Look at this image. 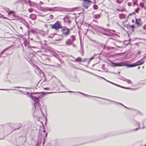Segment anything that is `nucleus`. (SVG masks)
I'll return each mask as SVG.
<instances>
[{
    "label": "nucleus",
    "mask_w": 146,
    "mask_h": 146,
    "mask_svg": "<svg viewBox=\"0 0 146 146\" xmlns=\"http://www.w3.org/2000/svg\"><path fill=\"white\" fill-rule=\"evenodd\" d=\"M51 28L57 31L60 29H62L63 27L62 26L61 22L57 21L53 25H50Z\"/></svg>",
    "instance_id": "obj_1"
},
{
    "label": "nucleus",
    "mask_w": 146,
    "mask_h": 146,
    "mask_svg": "<svg viewBox=\"0 0 146 146\" xmlns=\"http://www.w3.org/2000/svg\"><path fill=\"white\" fill-rule=\"evenodd\" d=\"M70 29L65 27H63L61 29L63 34L65 36L68 35L70 34Z\"/></svg>",
    "instance_id": "obj_2"
},
{
    "label": "nucleus",
    "mask_w": 146,
    "mask_h": 146,
    "mask_svg": "<svg viewBox=\"0 0 146 146\" xmlns=\"http://www.w3.org/2000/svg\"><path fill=\"white\" fill-rule=\"evenodd\" d=\"M9 17L12 18L13 17H17L18 16L15 14V11L13 10L6 11Z\"/></svg>",
    "instance_id": "obj_3"
},
{
    "label": "nucleus",
    "mask_w": 146,
    "mask_h": 146,
    "mask_svg": "<svg viewBox=\"0 0 146 146\" xmlns=\"http://www.w3.org/2000/svg\"><path fill=\"white\" fill-rule=\"evenodd\" d=\"M125 62H112L111 66L112 67H119L124 66Z\"/></svg>",
    "instance_id": "obj_4"
},
{
    "label": "nucleus",
    "mask_w": 146,
    "mask_h": 146,
    "mask_svg": "<svg viewBox=\"0 0 146 146\" xmlns=\"http://www.w3.org/2000/svg\"><path fill=\"white\" fill-rule=\"evenodd\" d=\"M102 30H104L105 31H109V30L108 29H105L104 28H101L99 31H98V34L99 35H106L107 36H108L109 35V34H108L106 33H104L102 31Z\"/></svg>",
    "instance_id": "obj_5"
},
{
    "label": "nucleus",
    "mask_w": 146,
    "mask_h": 146,
    "mask_svg": "<svg viewBox=\"0 0 146 146\" xmlns=\"http://www.w3.org/2000/svg\"><path fill=\"white\" fill-rule=\"evenodd\" d=\"M63 19L64 22L68 23V25H70L71 23V19L69 18L68 16L64 17L63 18Z\"/></svg>",
    "instance_id": "obj_6"
},
{
    "label": "nucleus",
    "mask_w": 146,
    "mask_h": 146,
    "mask_svg": "<svg viewBox=\"0 0 146 146\" xmlns=\"http://www.w3.org/2000/svg\"><path fill=\"white\" fill-rule=\"evenodd\" d=\"M125 65L124 66H126L128 68L133 67L136 66L135 62L131 64H127V62H125Z\"/></svg>",
    "instance_id": "obj_7"
},
{
    "label": "nucleus",
    "mask_w": 146,
    "mask_h": 146,
    "mask_svg": "<svg viewBox=\"0 0 146 146\" xmlns=\"http://www.w3.org/2000/svg\"><path fill=\"white\" fill-rule=\"evenodd\" d=\"M144 63V61L143 60V59H142L135 62L136 66L142 65Z\"/></svg>",
    "instance_id": "obj_8"
},
{
    "label": "nucleus",
    "mask_w": 146,
    "mask_h": 146,
    "mask_svg": "<svg viewBox=\"0 0 146 146\" xmlns=\"http://www.w3.org/2000/svg\"><path fill=\"white\" fill-rule=\"evenodd\" d=\"M102 99H103L104 100H107L108 101H111L112 102H114V103H116L118 104H119L120 105H122V106H123L125 108H127V109H130L129 108L127 107H126V106H125L124 105H123V104H122L121 103H119L117 102H115V101H112V100H109V99H104V98H102Z\"/></svg>",
    "instance_id": "obj_9"
},
{
    "label": "nucleus",
    "mask_w": 146,
    "mask_h": 146,
    "mask_svg": "<svg viewBox=\"0 0 146 146\" xmlns=\"http://www.w3.org/2000/svg\"><path fill=\"white\" fill-rule=\"evenodd\" d=\"M110 83L112 84H113L114 85H115V86H118V87H120L121 88H124V89H131V90H133V89H131V88H129V87H123V86H120L119 85H118V84H116L112 82H110Z\"/></svg>",
    "instance_id": "obj_10"
},
{
    "label": "nucleus",
    "mask_w": 146,
    "mask_h": 146,
    "mask_svg": "<svg viewBox=\"0 0 146 146\" xmlns=\"http://www.w3.org/2000/svg\"><path fill=\"white\" fill-rule=\"evenodd\" d=\"M24 5L22 3H20L19 5H17L16 7V9H23L24 8Z\"/></svg>",
    "instance_id": "obj_11"
},
{
    "label": "nucleus",
    "mask_w": 146,
    "mask_h": 146,
    "mask_svg": "<svg viewBox=\"0 0 146 146\" xmlns=\"http://www.w3.org/2000/svg\"><path fill=\"white\" fill-rule=\"evenodd\" d=\"M145 0H142L141 1L139 4L140 6L142 8H144L145 7Z\"/></svg>",
    "instance_id": "obj_12"
},
{
    "label": "nucleus",
    "mask_w": 146,
    "mask_h": 146,
    "mask_svg": "<svg viewBox=\"0 0 146 146\" xmlns=\"http://www.w3.org/2000/svg\"><path fill=\"white\" fill-rule=\"evenodd\" d=\"M73 42H72V40H71V39H68L66 40V44H67L68 45H70L72 44V43Z\"/></svg>",
    "instance_id": "obj_13"
},
{
    "label": "nucleus",
    "mask_w": 146,
    "mask_h": 146,
    "mask_svg": "<svg viewBox=\"0 0 146 146\" xmlns=\"http://www.w3.org/2000/svg\"><path fill=\"white\" fill-rule=\"evenodd\" d=\"M75 60L73 61L74 62H82V59L80 57H78L77 58H75Z\"/></svg>",
    "instance_id": "obj_14"
},
{
    "label": "nucleus",
    "mask_w": 146,
    "mask_h": 146,
    "mask_svg": "<svg viewBox=\"0 0 146 146\" xmlns=\"http://www.w3.org/2000/svg\"><path fill=\"white\" fill-rule=\"evenodd\" d=\"M30 17L33 20H35L36 18V17L35 14H32L30 15Z\"/></svg>",
    "instance_id": "obj_15"
},
{
    "label": "nucleus",
    "mask_w": 146,
    "mask_h": 146,
    "mask_svg": "<svg viewBox=\"0 0 146 146\" xmlns=\"http://www.w3.org/2000/svg\"><path fill=\"white\" fill-rule=\"evenodd\" d=\"M77 92L78 93H80V94H81L84 95V96H86L87 97H97V98H98V97H95V96H92L89 95H88V94H84V93H83L81 92ZM98 98H99V97H98Z\"/></svg>",
    "instance_id": "obj_16"
},
{
    "label": "nucleus",
    "mask_w": 146,
    "mask_h": 146,
    "mask_svg": "<svg viewBox=\"0 0 146 146\" xmlns=\"http://www.w3.org/2000/svg\"><path fill=\"white\" fill-rule=\"evenodd\" d=\"M34 106L36 108L35 105V104H39V100L38 98L37 97V98H36V100H35L34 101Z\"/></svg>",
    "instance_id": "obj_17"
},
{
    "label": "nucleus",
    "mask_w": 146,
    "mask_h": 146,
    "mask_svg": "<svg viewBox=\"0 0 146 146\" xmlns=\"http://www.w3.org/2000/svg\"><path fill=\"white\" fill-rule=\"evenodd\" d=\"M122 80L127 82L128 84H132L131 81L130 80L127 79L125 78H123Z\"/></svg>",
    "instance_id": "obj_18"
},
{
    "label": "nucleus",
    "mask_w": 146,
    "mask_h": 146,
    "mask_svg": "<svg viewBox=\"0 0 146 146\" xmlns=\"http://www.w3.org/2000/svg\"><path fill=\"white\" fill-rule=\"evenodd\" d=\"M139 10H135V11L134 12H133L132 13L129 14V15L128 16H131L132 15L135 14L136 12L138 13Z\"/></svg>",
    "instance_id": "obj_19"
},
{
    "label": "nucleus",
    "mask_w": 146,
    "mask_h": 146,
    "mask_svg": "<svg viewBox=\"0 0 146 146\" xmlns=\"http://www.w3.org/2000/svg\"><path fill=\"white\" fill-rule=\"evenodd\" d=\"M94 17L96 19H99L100 17V14H97L94 15Z\"/></svg>",
    "instance_id": "obj_20"
},
{
    "label": "nucleus",
    "mask_w": 146,
    "mask_h": 146,
    "mask_svg": "<svg viewBox=\"0 0 146 146\" xmlns=\"http://www.w3.org/2000/svg\"><path fill=\"white\" fill-rule=\"evenodd\" d=\"M119 18L121 19L124 18L125 15L123 14H119Z\"/></svg>",
    "instance_id": "obj_21"
},
{
    "label": "nucleus",
    "mask_w": 146,
    "mask_h": 146,
    "mask_svg": "<svg viewBox=\"0 0 146 146\" xmlns=\"http://www.w3.org/2000/svg\"><path fill=\"white\" fill-rule=\"evenodd\" d=\"M70 38H71V40H72V42L74 41L76 39V37L74 35H72L70 36Z\"/></svg>",
    "instance_id": "obj_22"
},
{
    "label": "nucleus",
    "mask_w": 146,
    "mask_h": 146,
    "mask_svg": "<svg viewBox=\"0 0 146 146\" xmlns=\"http://www.w3.org/2000/svg\"><path fill=\"white\" fill-rule=\"evenodd\" d=\"M136 123L138 125V126H139V127L138 128H135V129H133L131 131H136V130H138L139 129V123L137 122H136Z\"/></svg>",
    "instance_id": "obj_23"
},
{
    "label": "nucleus",
    "mask_w": 146,
    "mask_h": 146,
    "mask_svg": "<svg viewBox=\"0 0 146 146\" xmlns=\"http://www.w3.org/2000/svg\"><path fill=\"white\" fill-rule=\"evenodd\" d=\"M136 20L135 24L137 25L138 26H140L141 25L139 21H137L136 18H135Z\"/></svg>",
    "instance_id": "obj_24"
},
{
    "label": "nucleus",
    "mask_w": 146,
    "mask_h": 146,
    "mask_svg": "<svg viewBox=\"0 0 146 146\" xmlns=\"http://www.w3.org/2000/svg\"><path fill=\"white\" fill-rule=\"evenodd\" d=\"M80 45H81V51H82V55H83V48L82 47V43H81V42H80Z\"/></svg>",
    "instance_id": "obj_25"
},
{
    "label": "nucleus",
    "mask_w": 146,
    "mask_h": 146,
    "mask_svg": "<svg viewBox=\"0 0 146 146\" xmlns=\"http://www.w3.org/2000/svg\"><path fill=\"white\" fill-rule=\"evenodd\" d=\"M9 47H7L6 48H5L4 50H3L1 53L0 54L1 55L4 52L7 50V49H8L9 48Z\"/></svg>",
    "instance_id": "obj_26"
},
{
    "label": "nucleus",
    "mask_w": 146,
    "mask_h": 146,
    "mask_svg": "<svg viewBox=\"0 0 146 146\" xmlns=\"http://www.w3.org/2000/svg\"><path fill=\"white\" fill-rule=\"evenodd\" d=\"M127 27L128 28H134L135 25H127Z\"/></svg>",
    "instance_id": "obj_27"
},
{
    "label": "nucleus",
    "mask_w": 146,
    "mask_h": 146,
    "mask_svg": "<svg viewBox=\"0 0 146 146\" xmlns=\"http://www.w3.org/2000/svg\"><path fill=\"white\" fill-rule=\"evenodd\" d=\"M41 93H42V94H45V92H33V94H41Z\"/></svg>",
    "instance_id": "obj_28"
},
{
    "label": "nucleus",
    "mask_w": 146,
    "mask_h": 146,
    "mask_svg": "<svg viewBox=\"0 0 146 146\" xmlns=\"http://www.w3.org/2000/svg\"><path fill=\"white\" fill-rule=\"evenodd\" d=\"M26 94L27 96L28 97H31V96H32V95H31L30 93L28 92H26Z\"/></svg>",
    "instance_id": "obj_29"
},
{
    "label": "nucleus",
    "mask_w": 146,
    "mask_h": 146,
    "mask_svg": "<svg viewBox=\"0 0 146 146\" xmlns=\"http://www.w3.org/2000/svg\"><path fill=\"white\" fill-rule=\"evenodd\" d=\"M137 2V0H133V2L134 6L136 5V3Z\"/></svg>",
    "instance_id": "obj_30"
},
{
    "label": "nucleus",
    "mask_w": 146,
    "mask_h": 146,
    "mask_svg": "<svg viewBox=\"0 0 146 146\" xmlns=\"http://www.w3.org/2000/svg\"><path fill=\"white\" fill-rule=\"evenodd\" d=\"M31 98L34 101L35 100H36V98H37V97H35V96H33L32 95V96H31Z\"/></svg>",
    "instance_id": "obj_31"
},
{
    "label": "nucleus",
    "mask_w": 146,
    "mask_h": 146,
    "mask_svg": "<svg viewBox=\"0 0 146 146\" xmlns=\"http://www.w3.org/2000/svg\"><path fill=\"white\" fill-rule=\"evenodd\" d=\"M28 3H29V5L31 7L32 6V3L30 1V0H29Z\"/></svg>",
    "instance_id": "obj_32"
},
{
    "label": "nucleus",
    "mask_w": 146,
    "mask_h": 146,
    "mask_svg": "<svg viewBox=\"0 0 146 146\" xmlns=\"http://www.w3.org/2000/svg\"><path fill=\"white\" fill-rule=\"evenodd\" d=\"M93 7L94 9H98V6L96 5H94L93 6Z\"/></svg>",
    "instance_id": "obj_33"
},
{
    "label": "nucleus",
    "mask_w": 146,
    "mask_h": 146,
    "mask_svg": "<svg viewBox=\"0 0 146 146\" xmlns=\"http://www.w3.org/2000/svg\"><path fill=\"white\" fill-rule=\"evenodd\" d=\"M95 55H94V56H92V57H91V58H90L89 59V62H90V61L92 60L94 58V56H95Z\"/></svg>",
    "instance_id": "obj_34"
},
{
    "label": "nucleus",
    "mask_w": 146,
    "mask_h": 146,
    "mask_svg": "<svg viewBox=\"0 0 146 146\" xmlns=\"http://www.w3.org/2000/svg\"><path fill=\"white\" fill-rule=\"evenodd\" d=\"M106 48L108 49H113L114 48L113 47H106Z\"/></svg>",
    "instance_id": "obj_35"
},
{
    "label": "nucleus",
    "mask_w": 146,
    "mask_h": 146,
    "mask_svg": "<svg viewBox=\"0 0 146 146\" xmlns=\"http://www.w3.org/2000/svg\"><path fill=\"white\" fill-rule=\"evenodd\" d=\"M15 88H25L27 89L29 88H25V87H15Z\"/></svg>",
    "instance_id": "obj_36"
},
{
    "label": "nucleus",
    "mask_w": 146,
    "mask_h": 146,
    "mask_svg": "<svg viewBox=\"0 0 146 146\" xmlns=\"http://www.w3.org/2000/svg\"><path fill=\"white\" fill-rule=\"evenodd\" d=\"M105 68V65L104 64H103L102 66V68L103 69H104Z\"/></svg>",
    "instance_id": "obj_37"
},
{
    "label": "nucleus",
    "mask_w": 146,
    "mask_h": 146,
    "mask_svg": "<svg viewBox=\"0 0 146 146\" xmlns=\"http://www.w3.org/2000/svg\"><path fill=\"white\" fill-rule=\"evenodd\" d=\"M64 10V11H72L73 10Z\"/></svg>",
    "instance_id": "obj_38"
},
{
    "label": "nucleus",
    "mask_w": 146,
    "mask_h": 146,
    "mask_svg": "<svg viewBox=\"0 0 146 146\" xmlns=\"http://www.w3.org/2000/svg\"><path fill=\"white\" fill-rule=\"evenodd\" d=\"M49 17L51 19H52L53 17V16L52 15H50Z\"/></svg>",
    "instance_id": "obj_39"
},
{
    "label": "nucleus",
    "mask_w": 146,
    "mask_h": 146,
    "mask_svg": "<svg viewBox=\"0 0 146 146\" xmlns=\"http://www.w3.org/2000/svg\"><path fill=\"white\" fill-rule=\"evenodd\" d=\"M44 90H50V88H47V87H46V88H44Z\"/></svg>",
    "instance_id": "obj_40"
},
{
    "label": "nucleus",
    "mask_w": 146,
    "mask_h": 146,
    "mask_svg": "<svg viewBox=\"0 0 146 146\" xmlns=\"http://www.w3.org/2000/svg\"><path fill=\"white\" fill-rule=\"evenodd\" d=\"M87 60V59L86 58H85L84 59V60H82V62H86V60Z\"/></svg>",
    "instance_id": "obj_41"
},
{
    "label": "nucleus",
    "mask_w": 146,
    "mask_h": 146,
    "mask_svg": "<svg viewBox=\"0 0 146 146\" xmlns=\"http://www.w3.org/2000/svg\"><path fill=\"white\" fill-rule=\"evenodd\" d=\"M47 134H48V133H46V134H45V137L44 138V139L43 140H44V141H45V140L46 139V137L47 135Z\"/></svg>",
    "instance_id": "obj_42"
},
{
    "label": "nucleus",
    "mask_w": 146,
    "mask_h": 146,
    "mask_svg": "<svg viewBox=\"0 0 146 146\" xmlns=\"http://www.w3.org/2000/svg\"><path fill=\"white\" fill-rule=\"evenodd\" d=\"M127 4L129 6H131V5L132 3L131 2H129Z\"/></svg>",
    "instance_id": "obj_43"
},
{
    "label": "nucleus",
    "mask_w": 146,
    "mask_h": 146,
    "mask_svg": "<svg viewBox=\"0 0 146 146\" xmlns=\"http://www.w3.org/2000/svg\"><path fill=\"white\" fill-rule=\"evenodd\" d=\"M143 29H144L146 30V24H145L143 26Z\"/></svg>",
    "instance_id": "obj_44"
},
{
    "label": "nucleus",
    "mask_w": 146,
    "mask_h": 146,
    "mask_svg": "<svg viewBox=\"0 0 146 146\" xmlns=\"http://www.w3.org/2000/svg\"><path fill=\"white\" fill-rule=\"evenodd\" d=\"M141 53V52L139 51H138L137 52V54H140Z\"/></svg>",
    "instance_id": "obj_45"
},
{
    "label": "nucleus",
    "mask_w": 146,
    "mask_h": 146,
    "mask_svg": "<svg viewBox=\"0 0 146 146\" xmlns=\"http://www.w3.org/2000/svg\"><path fill=\"white\" fill-rule=\"evenodd\" d=\"M62 40V39H57L55 40L56 41H60Z\"/></svg>",
    "instance_id": "obj_46"
},
{
    "label": "nucleus",
    "mask_w": 146,
    "mask_h": 146,
    "mask_svg": "<svg viewBox=\"0 0 146 146\" xmlns=\"http://www.w3.org/2000/svg\"><path fill=\"white\" fill-rule=\"evenodd\" d=\"M18 90L21 93L23 94H25V93H23V91L21 90Z\"/></svg>",
    "instance_id": "obj_47"
},
{
    "label": "nucleus",
    "mask_w": 146,
    "mask_h": 146,
    "mask_svg": "<svg viewBox=\"0 0 146 146\" xmlns=\"http://www.w3.org/2000/svg\"><path fill=\"white\" fill-rule=\"evenodd\" d=\"M76 7L74 8H72L71 9H77ZM63 9H66V8H63Z\"/></svg>",
    "instance_id": "obj_48"
},
{
    "label": "nucleus",
    "mask_w": 146,
    "mask_h": 146,
    "mask_svg": "<svg viewBox=\"0 0 146 146\" xmlns=\"http://www.w3.org/2000/svg\"><path fill=\"white\" fill-rule=\"evenodd\" d=\"M42 10V11H46L47 10ZM48 10L50 11L51 10H52L49 9Z\"/></svg>",
    "instance_id": "obj_49"
},
{
    "label": "nucleus",
    "mask_w": 146,
    "mask_h": 146,
    "mask_svg": "<svg viewBox=\"0 0 146 146\" xmlns=\"http://www.w3.org/2000/svg\"><path fill=\"white\" fill-rule=\"evenodd\" d=\"M8 90L7 89H0V90ZM10 90H14L13 89H9Z\"/></svg>",
    "instance_id": "obj_50"
},
{
    "label": "nucleus",
    "mask_w": 146,
    "mask_h": 146,
    "mask_svg": "<svg viewBox=\"0 0 146 146\" xmlns=\"http://www.w3.org/2000/svg\"><path fill=\"white\" fill-rule=\"evenodd\" d=\"M43 3H44L43 2H41V1H40L39 4L40 5H42L43 4Z\"/></svg>",
    "instance_id": "obj_51"
},
{
    "label": "nucleus",
    "mask_w": 146,
    "mask_h": 146,
    "mask_svg": "<svg viewBox=\"0 0 146 146\" xmlns=\"http://www.w3.org/2000/svg\"><path fill=\"white\" fill-rule=\"evenodd\" d=\"M24 2L25 3V4H27L28 3L27 1L25 0H24Z\"/></svg>",
    "instance_id": "obj_52"
},
{
    "label": "nucleus",
    "mask_w": 146,
    "mask_h": 146,
    "mask_svg": "<svg viewBox=\"0 0 146 146\" xmlns=\"http://www.w3.org/2000/svg\"><path fill=\"white\" fill-rule=\"evenodd\" d=\"M102 79L105 80V81H106V80H107L105 78H104L103 77H100Z\"/></svg>",
    "instance_id": "obj_53"
},
{
    "label": "nucleus",
    "mask_w": 146,
    "mask_h": 146,
    "mask_svg": "<svg viewBox=\"0 0 146 146\" xmlns=\"http://www.w3.org/2000/svg\"><path fill=\"white\" fill-rule=\"evenodd\" d=\"M21 126H19V127H18V128H15V130H17V129H20V127H21Z\"/></svg>",
    "instance_id": "obj_54"
},
{
    "label": "nucleus",
    "mask_w": 146,
    "mask_h": 146,
    "mask_svg": "<svg viewBox=\"0 0 146 146\" xmlns=\"http://www.w3.org/2000/svg\"><path fill=\"white\" fill-rule=\"evenodd\" d=\"M106 48V45H104V47H103V49H105V48Z\"/></svg>",
    "instance_id": "obj_55"
},
{
    "label": "nucleus",
    "mask_w": 146,
    "mask_h": 146,
    "mask_svg": "<svg viewBox=\"0 0 146 146\" xmlns=\"http://www.w3.org/2000/svg\"><path fill=\"white\" fill-rule=\"evenodd\" d=\"M29 12H31L33 10H28Z\"/></svg>",
    "instance_id": "obj_56"
},
{
    "label": "nucleus",
    "mask_w": 146,
    "mask_h": 146,
    "mask_svg": "<svg viewBox=\"0 0 146 146\" xmlns=\"http://www.w3.org/2000/svg\"><path fill=\"white\" fill-rule=\"evenodd\" d=\"M116 54L122 55V54H121V53H119L117 54H115V55H116Z\"/></svg>",
    "instance_id": "obj_57"
},
{
    "label": "nucleus",
    "mask_w": 146,
    "mask_h": 146,
    "mask_svg": "<svg viewBox=\"0 0 146 146\" xmlns=\"http://www.w3.org/2000/svg\"><path fill=\"white\" fill-rule=\"evenodd\" d=\"M118 11H123V10H119V9H118V10H117Z\"/></svg>",
    "instance_id": "obj_58"
},
{
    "label": "nucleus",
    "mask_w": 146,
    "mask_h": 146,
    "mask_svg": "<svg viewBox=\"0 0 146 146\" xmlns=\"http://www.w3.org/2000/svg\"><path fill=\"white\" fill-rule=\"evenodd\" d=\"M61 86L63 88H65V86L63 84H61Z\"/></svg>",
    "instance_id": "obj_59"
},
{
    "label": "nucleus",
    "mask_w": 146,
    "mask_h": 146,
    "mask_svg": "<svg viewBox=\"0 0 146 146\" xmlns=\"http://www.w3.org/2000/svg\"><path fill=\"white\" fill-rule=\"evenodd\" d=\"M132 32H133L134 31V28H132Z\"/></svg>",
    "instance_id": "obj_60"
},
{
    "label": "nucleus",
    "mask_w": 146,
    "mask_h": 146,
    "mask_svg": "<svg viewBox=\"0 0 146 146\" xmlns=\"http://www.w3.org/2000/svg\"><path fill=\"white\" fill-rule=\"evenodd\" d=\"M4 19H8V18L7 17H3Z\"/></svg>",
    "instance_id": "obj_61"
},
{
    "label": "nucleus",
    "mask_w": 146,
    "mask_h": 146,
    "mask_svg": "<svg viewBox=\"0 0 146 146\" xmlns=\"http://www.w3.org/2000/svg\"><path fill=\"white\" fill-rule=\"evenodd\" d=\"M132 22L133 23H134L135 22V20L133 19L132 20Z\"/></svg>",
    "instance_id": "obj_62"
},
{
    "label": "nucleus",
    "mask_w": 146,
    "mask_h": 146,
    "mask_svg": "<svg viewBox=\"0 0 146 146\" xmlns=\"http://www.w3.org/2000/svg\"><path fill=\"white\" fill-rule=\"evenodd\" d=\"M42 132H43V133H45L46 132V130H43L42 131Z\"/></svg>",
    "instance_id": "obj_63"
},
{
    "label": "nucleus",
    "mask_w": 146,
    "mask_h": 146,
    "mask_svg": "<svg viewBox=\"0 0 146 146\" xmlns=\"http://www.w3.org/2000/svg\"><path fill=\"white\" fill-rule=\"evenodd\" d=\"M137 113H139V114H141V112H139V111H138Z\"/></svg>",
    "instance_id": "obj_64"
}]
</instances>
